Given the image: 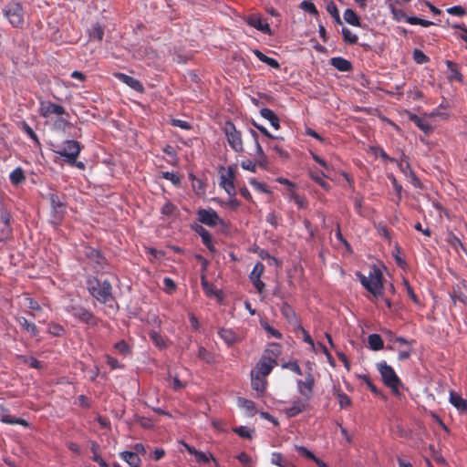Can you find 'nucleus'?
I'll use <instances>...</instances> for the list:
<instances>
[{
	"label": "nucleus",
	"mask_w": 467,
	"mask_h": 467,
	"mask_svg": "<svg viewBox=\"0 0 467 467\" xmlns=\"http://www.w3.org/2000/svg\"><path fill=\"white\" fill-rule=\"evenodd\" d=\"M219 336L227 344L233 345L240 340V337L232 329L222 328L219 330Z\"/></svg>",
	"instance_id": "obj_23"
},
{
	"label": "nucleus",
	"mask_w": 467,
	"mask_h": 467,
	"mask_svg": "<svg viewBox=\"0 0 467 467\" xmlns=\"http://www.w3.org/2000/svg\"><path fill=\"white\" fill-rule=\"evenodd\" d=\"M114 76L119 79L120 80L121 82H123L124 84H126L127 86H129L130 88H131L132 89L136 90V91H142L143 90V87L141 85V83L130 77V76H128L124 73H115Z\"/></svg>",
	"instance_id": "obj_19"
},
{
	"label": "nucleus",
	"mask_w": 467,
	"mask_h": 467,
	"mask_svg": "<svg viewBox=\"0 0 467 467\" xmlns=\"http://www.w3.org/2000/svg\"><path fill=\"white\" fill-rule=\"evenodd\" d=\"M169 378H171V385L174 389H181L184 387V384L177 378V376H171L169 374Z\"/></svg>",
	"instance_id": "obj_61"
},
{
	"label": "nucleus",
	"mask_w": 467,
	"mask_h": 467,
	"mask_svg": "<svg viewBox=\"0 0 467 467\" xmlns=\"http://www.w3.org/2000/svg\"><path fill=\"white\" fill-rule=\"evenodd\" d=\"M360 282L364 287L371 292L375 296H379L382 292V274L379 268H373L368 276L359 275Z\"/></svg>",
	"instance_id": "obj_3"
},
{
	"label": "nucleus",
	"mask_w": 467,
	"mask_h": 467,
	"mask_svg": "<svg viewBox=\"0 0 467 467\" xmlns=\"http://www.w3.org/2000/svg\"><path fill=\"white\" fill-rule=\"evenodd\" d=\"M24 180H25V175H24L22 169H20V168H16L10 173V181L14 184H19Z\"/></svg>",
	"instance_id": "obj_36"
},
{
	"label": "nucleus",
	"mask_w": 467,
	"mask_h": 467,
	"mask_svg": "<svg viewBox=\"0 0 467 467\" xmlns=\"http://www.w3.org/2000/svg\"><path fill=\"white\" fill-rule=\"evenodd\" d=\"M312 179L317 182L322 188L327 190L328 189V183L327 182L324 181V177H326V175L324 173H321V174H316V175H312L311 176Z\"/></svg>",
	"instance_id": "obj_56"
},
{
	"label": "nucleus",
	"mask_w": 467,
	"mask_h": 467,
	"mask_svg": "<svg viewBox=\"0 0 467 467\" xmlns=\"http://www.w3.org/2000/svg\"><path fill=\"white\" fill-rule=\"evenodd\" d=\"M4 15L15 27H21L25 22V13L22 5L17 2H11L4 8Z\"/></svg>",
	"instance_id": "obj_4"
},
{
	"label": "nucleus",
	"mask_w": 467,
	"mask_h": 467,
	"mask_svg": "<svg viewBox=\"0 0 467 467\" xmlns=\"http://www.w3.org/2000/svg\"><path fill=\"white\" fill-rule=\"evenodd\" d=\"M450 402L460 411L467 410V402L462 396L454 391L450 392Z\"/></svg>",
	"instance_id": "obj_22"
},
{
	"label": "nucleus",
	"mask_w": 467,
	"mask_h": 467,
	"mask_svg": "<svg viewBox=\"0 0 467 467\" xmlns=\"http://www.w3.org/2000/svg\"><path fill=\"white\" fill-rule=\"evenodd\" d=\"M234 431V432H236L238 435H240L243 438H247V439L252 438V431L246 427L241 426V427L235 428Z\"/></svg>",
	"instance_id": "obj_48"
},
{
	"label": "nucleus",
	"mask_w": 467,
	"mask_h": 467,
	"mask_svg": "<svg viewBox=\"0 0 467 467\" xmlns=\"http://www.w3.org/2000/svg\"><path fill=\"white\" fill-rule=\"evenodd\" d=\"M447 12L456 16H462L465 14V10L460 5L450 7L449 9H447Z\"/></svg>",
	"instance_id": "obj_60"
},
{
	"label": "nucleus",
	"mask_w": 467,
	"mask_h": 467,
	"mask_svg": "<svg viewBox=\"0 0 467 467\" xmlns=\"http://www.w3.org/2000/svg\"><path fill=\"white\" fill-rule=\"evenodd\" d=\"M202 286L209 296H216L218 299H221L220 293H218L215 288L213 286V285L209 284L207 280H205L204 277L202 278Z\"/></svg>",
	"instance_id": "obj_35"
},
{
	"label": "nucleus",
	"mask_w": 467,
	"mask_h": 467,
	"mask_svg": "<svg viewBox=\"0 0 467 467\" xmlns=\"http://www.w3.org/2000/svg\"><path fill=\"white\" fill-rule=\"evenodd\" d=\"M90 450L93 453V460L101 467H108L107 462L99 455V446L96 442H91Z\"/></svg>",
	"instance_id": "obj_34"
},
{
	"label": "nucleus",
	"mask_w": 467,
	"mask_h": 467,
	"mask_svg": "<svg viewBox=\"0 0 467 467\" xmlns=\"http://www.w3.org/2000/svg\"><path fill=\"white\" fill-rule=\"evenodd\" d=\"M89 37L92 38V39L99 40V41H100L102 39V37H103V29H102V27L99 24L94 25L89 29Z\"/></svg>",
	"instance_id": "obj_37"
},
{
	"label": "nucleus",
	"mask_w": 467,
	"mask_h": 467,
	"mask_svg": "<svg viewBox=\"0 0 467 467\" xmlns=\"http://www.w3.org/2000/svg\"><path fill=\"white\" fill-rule=\"evenodd\" d=\"M241 167L244 170L250 171L252 172L256 171V164L250 160H245L241 162Z\"/></svg>",
	"instance_id": "obj_59"
},
{
	"label": "nucleus",
	"mask_w": 467,
	"mask_h": 467,
	"mask_svg": "<svg viewBox=\"0 0 467 467\" xmlns=\"http://www.w3.org/2000/svg\"><path fill=\"white\" fill-rule=\"evenodd\" d=\"M327 11L332 16V17L335 19V21L337 24H341L342 23L341 19H340V16H339L338 9H337V5L333 2H330V3L327 4Z\"/></svg>",
	"instance_id": "obj_40"
},
{
	"label": "nucleus",
	"mask_w": 467,
	"mask_h": 467,
	"mask_svg": "<svg viewBox=\"0 0 467 467\" xmlns=\"http://www.w3.org/2000/svg\"><path fill=\"white\" fill-rule=\"evenodd\" d=\"M22 128L25 132L36 142H38V139L36 134L34 132L33 129L26 122L22 123Z\"/></svg>",
	"instance_id": "obj_58"
},
{
	"label": "nucleus",
	"mask_w": 467,
	"mask_h": 467,
	"mask_svg": "<svg viewBox=\"0 0 467 467\" xmlns=\"http://www.w3.org/2000/svg\"><path fill=\"white\" fill-rule=\"evenodd\" d=\"M237 404L240 408L244 409L246 413L250 416L254 415L255 410V405L254 402L244 398H238Z\"/></svg>",
	"instance_id": "obj_29"
},
{
	"label": "nucleus",
	"mask_w": 467,
	"mask_h": 467,
	"mask_svg": "<svg viewBox=\"0 0 467 467\" xmlns=\"http://www.w3.org/2000/svg\"><path fill=\"white\" fill-rule=\"evenodd\" d=\"M115 348L121 354H127L130 351L129 346L125 341H119L115 344Z\"/></svg>",
	"instance_id": "obj_63"
},
{
	"label": "nucleus",
	"mask_w": 467,
	"mask_h": 467,
	"mask_svg": "<svg viewBox=\"0 0 467 467\" xmlns=\"http://www.w3.org/2000/svg\"><path fill=\"white\" fill-rule=\"evenodd\" d=\"M368 346L372 350H380L383 348V340L378 334H371L368 337Z\"/></svg>",
	"instance_id": "obj_30"
},
{
	"label": "nucleus",
	"mask_w": 467,
	"mask_h": 467,
	"mask_svg": "<svg viewBox=\"0 0 467 467\" xmlns=\"http://www.w3.org/2000/svg\"><path fill=\"white\" fill-rule=\"evenodd\" d=\"M413 58L418 64H423L429 61L428 57L419 49L413 51Z\"/></svg>",
	"instance_id": "obj_46"
},
{
	"label": "nucleus",
	"mask_w": 467,
	"mask_h": 467,
	"mask_svg": "<svg viewBox=\"0 0 467 467\" xmlns=\"http://www.w3.org/2000/svg\"><path fill=\"white\" fill-rule=\"evenodd\" d=\"M306 407V401L301 399H296L293 400L292 405L284 410L287 417H295L302 412Z\"/></svg>",
	"instance_id": "obj_18"
},
{
	"label": "nucleus",
	"mask_w": 467,
	"mask_h": 467,
	"mask_svg": "<svg viewBox=\"0 0 467 467\" xmlns=\"http://www.w3.org/2000/svg\"><path fill=\"white\" fill-rule=\"evenodd\" d=\"M343 38L349 44H356L358 41V36L347 27L342 28Z\"/></svg>",
	"instance_id": "obj_39"
},
{
	"label": "nucleus",
	"mask_w": 467,
	"mask_h": 467,
	"mask_svg": "<svg viewBox=\"0 0 467 467\" xmlns=\"http://www.w3.org/2000/svg\"><path fill=\"white\" fill-rule=\"evenodd\" d=\"M260 114L264 119L268 120L275 130L279 129V119L273 110L264 108L260 110Z\"/></svg>",
	"instance_id": "obj_25"
},
{
	"label": "nucleus",
	"mask_w": 467,
	"mask_h": 467,
	"mask_svg": "<svg viewBox=\"0 0 467 467\" xmlns=\"http://www.w3.org/2000/svg\"><path fill=\"white\" fill-rule=\"evenodd\" d=\"M199 221L208 226H215L223 223L222 219L219 217L217 213L213 209H202L198 211Z\"/></svg>",
	"instance_id": "obj_9"
},
{
	"label": "nucleus",
	"mask_w": 467,
	"mask_h": 467,
	"mask_svg": "<svg viewBox=\"0 0 467 467\" xmlns=\"http://www.w3.org/2000/svg\"><path fill=\"white\" fill-rule=\"evenodd\" d=\"M163 285H164L163 289L168 294H171L176 288L175 282L170 277H165L163 279Z\"/></svg>",
	"instance_id": "obj_47"
},
{
	"label": "nucleus",
	"mask_w": 467,
	"mask_h": 467,
	"mask_svg": "<svg viewBox=\"0 0 467 467\" xmlns=\"http://www.w3.org/2000/svg\"><path fill=\"white\" fill-rule=\"evenodd\" d=\"M296 450L303 456H305L306 458L307 459H310V460H314L315 459V455L313 454L312 451H310L309 450H307L306 448L303 447V446H295Z\"/></svg>",
	"instance_id": "obj_55"
},
{
	"label": "nucleus",
	"mask_w": 467,
	"mask_h": 467,
	"mask_svg": "<svg viewBox=\"0 0 467 467\" xmlns=\"http://www.w3.org/2000/svg\"><path fill=\"white\" fill-rule=\"evenodd\" d=\"M436 116L441 117V119H446V114L440 112L439 110L432 111L430 114H426L423 117H419L416 115L410 116V120L413 121L422 131L425 133L430 132L433 126L429 121V119L434 118Z\"/></svg>",
	"instance_id": "obj_7"
},
{
	"label": "nucleus",
	"mask_w": 467,
	"mask_h": 467,
	"mask_svg": "<svg viewBox=\"0 0 467 467\" xmlns=\"http://www.w3.org/2000/svg\"><path fill=\"white\" fill-rule=\"evenodd\" d=\"M298 391L300 394L308 399L312 393L314 387V378L311 374H307L305 380H298Z\"/></svg>",
	"instance_id": "obj_15"
},
{
	"label": "nucleus",
	"mask_w": 467,
	"mask_h": 467,
	"mask_svg": "<svg viewBox=\"0 0 467 467\" xmlns=\"http://www.w3.org/2000/svg\"><path fill=\"white\" fill-rule=\"evenodd\" d=\"M337 397L341 409L347 408L351 404L350 399L348 395L341 391L337 392Z\"/></svg>",
	"instance_id": "obj_45"
},
{
	"label": "nucleus",
	"mask_w": 467,
	"mask_h": 467,
	"mask_svg": "<svg viewBox=\"0 0 467 467\" xmlns=\"http://www.w3.org/2000/svg\"><path fill=\"white\" fill-rule=\"evenodd\" d=\"M80 150V145L77 140H66L62 145L57 146L54 152L56 155L63 157L67 163L74 165Z\"/></svg>",
	"instance_id": "obj_2"
},
{
	"label": "nucleus",
	"mask_w": 467,
	"mask_h": 467,
	"mask_svg": "<svg viewBox=\"0 0 467 467\" xmlns=\"http://www.w3.org/2000/svg\"><path fill=\"white\" fill-rule=\"evenodd\" d=\"M406 21L410 24V25H420L424 27H428L430 26L431 25H432L433 23L431 22V21H428V20H424V19H421V18H419V17H415V16H409L406 18Z\"/></svg>",
	"instance_id": "obj_41"
},
{
	"label": "nucleus",
	"mask_w": 467,
	"mask_h": 467,
	"mask_svg": "<svg viewBox=\"0 0 467 467\" xmlns=\"http://www.w3.org/2000/svg\"><path fill=\"white\" fill-rule=\"evenodd\" d=\"M67 310L80 321L87 324H94V317L86 308L77 305H70L67 307Z\"/></svg>",
	"instance_id": "obj_12"
},
{
	"label": "nucleus",
	"mask_w": 467,
	"mask_h": 467,
	"mask_svg": "<svg viewBox=\"0 0 467 467\" xmlns=\"http://www.w3.org/2000/svg\"><path fill=\"white\" fill-rule=\"evenodd\" d=\"M447 67L450 72L449 78L451 80L461 82L462 80V76L459 72L457 66L451 61H447Z\"/></svg>",
	"instance_id": "obj_32"
},
{
	"label": "nucleus",
	"mask_w": 467,
	"mask_h": 467,
	"mask_svg": "<svg viewBox=\"0 0 467 467\" xmlns=\"http://www.w3.org/2000/svg\"><path fill=\"white\" fill-rule=\"evenodd\" d=\"M377 368L385 385L390 388L394 392H398L399 387L400 386V380L394 369L389 366L386 361L378 363Z\"/></svg>",
	"instance_id": "obj_5"
},
{
	"label": "nucleus",
	"mask_w": 467,
	"mask_h": 467,
	"mask_svg": "<svg viewBox=\"0 0 467 467\" xmlns=\"http://www.w3.org/2000/svg\"><path fill=\"white\" fill-rule=\"evenodd\" d=\"M50 202L53 212V223H58L64 213V205L57 195L51 194Z\"/></svg>",
	"instance_id": "obj_14"
},
{
	"label": "nucleus",
	"mask_w": 467,
	"mask_h": 467,
	"mask_svg": "<svg viewBox=\"0 0 467 467\" xmlns=\"http://www.w3.org/2000/svg\"><path fill=\"white\" fill-rule=\"evenodd\" d=\"M183 446L189 453H191L192 455H193L195 457L196 462L199 463H207L211 460H214L212 453L197 451L195 448H193L192 446H190L187 443H183Z\"/></svg>",
	"instance_id": "obj_17"
},
{
	"label": "nucleus",
	"mask_w": 467,
	"mask_h": 467,
	"mask_svg": "<svg viewBox=\"0 0 467 467\" xmlns=\"http://www.w3.org/2000/svg\"><path fill=\"white\" fill-rule=\"evenodd\" d=\"M87 255L91 259H94L97 264L102 265L103 258L97 250L88 249V251L87 252Z\"/></svg>",
	"instance_id": "obj_51"
},
{
	"label": "nucleus",
	"mask_w": 467,
	"mask_h": 467,
	"mask_svg": "<svg viewBox=\"0 0 467 467\" xmlns=\"http://www.w3.org/2000/svg\"><path fill=\"white\" fill-rule=\"evenodd\" d=\"M281 353V348L277 344H273L270 346V348L266 350V354H272L270 356L271 358H274L275 359L280 355Z\"/></svg>",
	"instance_id": "obj_54"
},
{
	"label": "nucleus",
	"mask_w": 467,
	"mask_h": 467,
	"mask_svg": "<svg viewBox=\"0 0 467 467\" xmlns=\"http://www.w3.org/2000/svg\"><path fill=\"white\" fill-rule=\"evenodd\" d=\"M344 20L354 26H359L360 22L358 15L350 8L346 9L344 12Z\"/></svg>",
	"instance_id": "obj_31"
},
{
	"label": "nucleus",
	"mask_w": 467,
	"mask_h": 467,
	"mask_svg": "<svg viewBox=\"0 0 467 467\" xmlns=\"http://www.w3.org/2000/svg\"><path fill=\"white\" fill-rule=\"evenodd\" d=\"M250 184L257 191L261 192L270 193L271 192L266 189V186L259 182H257L255 179H251L249 181Z\"/></svg>",
	"instance_id": "obj_49"
},
{
	"label": "nucleus",
	"mask_w": 467,
	"mask_h": 467,
	"mask_svg": "<svg viewBox=\"0 0 467 467\" xmlns=\"http://www.w3.org/2000/svg\"><path fill=\"white\" fill-rule=\"evenodd\" d=\"M0 418L4 423L6 424H20L24 427H27L28 423L26 420L21 418H16L7 413V410L0 405Z\"/></svg>",
	"instance_id": "obj_20"
},
{
	"label": "nucleus",
	"mask_w": 467,
	"mask_h": 467,
	"mask_svg": "<svg viewBox=\"0 0 467 467\" xmlns=\"http://www.w3.org/2000/svg\"><path fill=\"white\" fill-rule=\"evenodd\" d=\"M290 200L293 201L298 206V208L302 209V208H305L306 205V199L299 196L292 190H291V193H290Z\"/></svg>",
	"instance_id": "obj_44"
},
{
	"label": "nucleus",
	"mask_w": 467,
	"mask_h": 467,
	"mask_svg": "<svg viewBox=\"0 0 467 467\" xmlns=\"http://www.w3.org/2000/svg\"><path fill=\"white\" fill-rule=\"evenodd\" d=\"M265 272V266L262 263L258 262L254 265L251 274H250V280L256 288L258 293H263L265 285L261 280V277Z\"/></svg>",
	"instance_id": "obj_11"
},
{
	"label": "nucleus",
	"mask_w": 467,
	"mask_h": 467,
	"mask_svg": "<svg viewBox=\"0 0 467 467\" xmlns=\"http://www.w3.org/2000/svg\"><path fill=\"white\" fill-rule=\"evenodd\" d=\"M271 462L278 467H289L288 461L279 452L271 454Z\"/></svg>",
	"instance_id": "obj_33"
},
{
	"label": "nucleus",
	"mask_w": 467,
	"mask_h": 467,
	"mask_svg": "<svg viewBox=\"0 0 467 467\" xmlns=\"http://www.w3.org/2000/svg\"><path fill=\"white\" fill-rule=\"evenodd\" d=\"M150 337L151 338V340L154 342V344L158 348H163L166 347V341H165L164 337H161L158 332L151 331L150 333Z\"/></svg>",
	"instance_id": "obj_38"
},
{
	"label": "nucleus",
	"mask_w": 467,
	"mask_h": 467,
	"mask_svg": "<svg viewBox=\"0 0 467 467\" xmlns=\"http://www.w3.org/2000/svg\"><path fill=\"white\" fill-rule=\"evenodd\" d=\"M252 388L259 394L262 395L266 387L265 377L259 376L255 373L251 372Z\"/></svg>",
	"instance_id": "obj_21"
},
{
	"label": "nucleus",
	"mask_w": 467,
	"mask_h": 467,
	"mask_svg": "<svg viewBox=\"0 0 467 467\" xmlns=\"http://www.w3.org/2000/svg\"><path fill=\"white\" fill-rule=\"evenodd\" d=\"M247 23L256 28L257 30L265 33V34H271V29L269 25L265 22L261 16L257 15H252L247 18Z\"/></svg>",
	"instance_id": "obj_16"
},
{
	"label": "nucleus",
	"mask_w": 467,
	"mask_h": 467,
	"mask_svg": "<svg viewBox=\"0 0 467 467\" xmlns=\"http://www.w3.org/2000/svg\"><path fill=\"white\" fill-rule=\"evenodd\" d=\"M223 131L225 133L230 147L235 152H243L244 143L242 140V135L241 132L236 130L235 126L232 122L227 121L224 125Z\"/></svg>",
	"instance_id": "obj_6"
},
{
	"label": "nucleus",
	"mask_w": 467,
	"mask_h": 467,
	"mask_svg": "<svg viewBox=\"0 0 467 467\" xmlns=\"http://www.w3.org/2000/svg\"><path fill=\"white\" fill-rule=\"evenodd\" d=\"M235 166H229L225 174L221 176V186L225 190L229 196L235 194L234 184Z\"/></svg>",
	"instance_id": "obj_10"
},
{
	"label": "nucleus",
	"mask_w": 467,
	"mask_h": 467,
	"mask_svg": "<svg viewBox=\"0 0 467 467\" xmlns=\"http://www.w3.org/2000/svg\"><path fill=\"white\" fill-rule=\"evenodd\" d=\"M282 368L290 369L298 375L302 374L301 368H299L298 364L295 361L284 363L282 365Z\"/></svg>",
	"instance_id": "obj_52"
},
{
	"label": "nucleus",
	"mask_w": 467,
	"mask_h": 467,
	"mask_svg": "<svg viewBox=\"0 0 467 467\" xmlns=\"http://www.w3.org/2000/svg\"><path fill=\"white\" fill-rule=\"evenodd\" d=\"M198 234H200V236L202 237V243L203 244H208L210 241H212V236L211 234H209V232L204 229L203 227H200L198 230H197Z\"/></svg>",
	"instance_id": "obj_57"
},
{
	"label": "nucleus",
	"mask_w": 467,
	"mask_h": 467,
	"mask_svg": "<svg viewBox=\"0 0 467 467\" xmlns=\"http://www.w3.org/2000/svg\"><path fill=\"white\" fill-rule=\"evenodd\" d=\"M39 112L43 117L48 118L52 115H63L65 113V109L62 106L50 101H43L40 103Z\"/></svg>",
	"instance_id": "obj_13"
},
{
	"label": "nucleus",
	"mask_w": 467,
	"mask_h": 467,
	"mask_svg": "<svg viewBox=\"0 0 467 467\" xmlns=\"http://www.w3.org/2000/svg\"><path fill=\"white\" fill-rule=\"evenodd\" d=\"M331 65L342 72H347L351 69V63L340 57L331 58Z\"/></svg>",
	"instance_id": "obj_26"
},
{
	"label": "nucleus",
	"mask_w": 467,
	"mask_h": 467,
	"mask_svg": "<svg viewBox=\"0 0 467 467\" xmlns=\"http://www.w3.org/2000/svg\"><path fill=\"white\" fill-rule=\"evenodd\" d=\"M9 214L5 211H0V226H2V230L8 234L9 232Z\"/></svg>",
	"instance_id": "obj_43"
},
{
	"label": "nucleus",
	"mask_w": 467,
	"mask_h": 467,
	"mask_svg": "<svg viewBox=\"0 0 467 467\" xmlns=\"http://www.w3.org/2000/svg\"><path fill=\"white\" fill-rule=\"evenodd\" d=\"M252 135H253V137L254 139V141H255L256 153H257L258 158H259L257 162L259 164H261L260 159L265 158V153H264L263 149H262V147H261V145H260V143L258 141L256 133L254 131H252Z\"/></svg>",
	"instance_id": "obj_50"
},
{
	"label": "nucleus",
	"mask_w": 467,
	"mask_h": 467,
	"mask_svg": "<svg viewBox=\"0 0 467 467\" xmlns=\"http://www.w3.org/2000/svg\"><path fill=\"white\" fill-rule=\"evenodd\" d=\"M237 459L245 466H248V467H253V461L251 459V457L246 454L245 452H241L238 456H237Z\"/></svg>",
	"instance_id": "obj_53"
},
{
	"label": "nucleus",
	"mask_w": 467,
	"mask_h": 467,
	"mask_svg": "<svg viewBox=\"0 0 467 467\" xmlns=\"http://www.w3.org/2000/svg\"><path fill=\"white\" fill-rule=\"evenodd\" d=\"M88 290L98 301L111 306L113 296L111 294V285L108 281H89Z\"/></svg>",
	"instance_id": "obj_1"
},
{
	"label": "nucleus",
	"mask_w": 467,
	"mask_h": 467,
	"mask_svg": "<svg viewBox=\"0 0 467 467\" xmlns=\"http://www.w3.org/2000/svg\"><path fill=\"white\" fill-rule=\"evenodd\" d=\"M300 7H301L303 10H305V11H306V12H308V13L312 14V15L317 16V15L318 14L317 9V7H316V5H314V3H312L311 1H308V0H305V1H303V2L300 4Z\"/></svg>",
	"instance_id": "obj_42"
},
{
	"label": "nucleus",
	"mask_w": 467,
	"mask_h": 467,
	"mask_svg": "<svg viewBox=\"0 0 467 467\" xmlns=\"http://www.w3.org/2000/svg\"><path fill=\"white\" fill-rule=\"evenodd\" d=\"M253 53L263 63H265L266 65H268L269 67H271L273 68H279L280 65L276 59L265 56L264 53H262L258 49L253 50Z\"/></svg>",
	"instance_id": "obj_27"
},
{
	"label": "nucleus",
	"mask_w": 467,
	"mask_h": 467,
	"mask_svg": "<svg viewBox=\"0 0 467 467\" xmlns=\"http://www.w3.org/2000/svg\"><path fill=\"white\" fill-rule=\"evenodd\" d=\"M198 357L207 362L212 360L211 354L202 347H200L198 349Z\"/></svg>",
	"instance_id": "obj_62"
},
{
	"label": "nucleus",
	"mask_w": 467,
	"mask_h": 467,
	"mask_svg": "<svg viewBox=\"0 0 467 467\" xmlns=\"http://www.w3.org/2000/svg\"><path fill=\"white\" fill-rule=\"evenodd\" d=\"M120 457L122 460H124L130 467H140V459L139 455H137V452L132 451H122L120 453Z\"/></svg>",
	"instance_id": "obj_24"
},
{
	"label": "nucleus",
	"mask_w": 467,
	"mask_h": 467,
	"mask_svg": "<svg viewBox=\"0 0 467 467\" xmlns=\"http://www.w3.org/2000/svg\"><path fill=\"white\" fill-rule=\"evenodd\" d=\"M275 365L276 360L274 358L265 355L251 372L266 378Z\"/></svg>",
	"instance_id": "obj_8"
},
{
	"label": "nucleus",
	"mask_w": 467,
	"mask_h": 467,
	"mask_svg": "<svg viewBox=\"0 0 467 467\" xmlns=\"http://www.w3.org/2000/svg\"><path fill=\"white\" fill-rule=\"evenodd\" d=\"M175 207L172 203L167 202L161 208V213L165 215H171L174 213Z\"/></svg>",
	"instance_id": "obj_64"
},
{
	"label": "nucleus",
	"mask_w": 467,
	"mask_h": 467,
	"mask_svg": "<svg viewBox=\"0 0 467 467\" xmlns=\"http://www.w3.org/2000/svg\"><path fill=\"white\" fill-rule=\"evenodd\" d=\"M16 320L19 323V325L31 336L35 337L37 335L38 330L34 323L29 322L24 317H18Z\"/></svg>",
	"instance_id": "obj_28"
}]
</instances>
